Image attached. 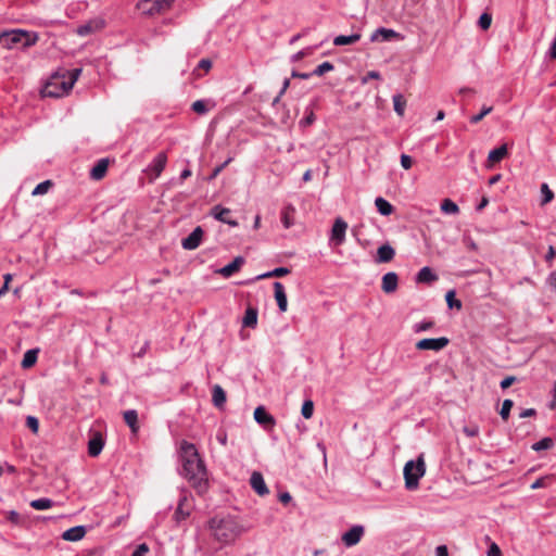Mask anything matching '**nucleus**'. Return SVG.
I'll return each mask as SVG.
<instances>
[{
    "instance_id": "obj_24",
    "label": "nucleus",
    "mask_w": 556,
    "mask_h": 556,
    "mask_svg": "<svg viewBox=\"0 0 556 556\" xmlns=\"http://www.w3.org/2000/svg\"><path fill=\"white\" fill-rule=\"evenodd\" d=\"M86 534V529L84 526H76L67 529L63 532L62 538L65 541L76 542L81 540Z\"/></svg>"
},
{
    "instance_id": "obj_39",
    "label": "nucleus",
    "mask_w": 556,
    "mask_h": 556,
    "mask_svg": "<svg viewBox=\"0 0 556 556\" xmlns=\"http://www.w3.org/2000/svg\"><path fill=\"white\" fill-rule=\"evenodd\" d=\"M456 293L455 290H450L445 294V301L448 306V308H457L460 309L463 307V304L459 300L455 298Z\"/></svg>"
},
{
    "instance_id": "obj_36",
    "label": "nucleus",
    "mask_w": 556,
    "mask_h": 556,
    "mask_svg": "<svg viewBox=\"0 0 556 556\" xmlns=\"http://www.w3.org/2000/svg\"><path fill=\"white\" fill-rule=\"evenodd\" d=\"M294 208L292 206L283 207L281 212V222L285 228H290L293 225Z\"/></svg>"
},
{
    "instance_id": "obj_12",
    "label": "nucleus",
    "mask_w": 556,
    "mask_h": 556,
    "mask_svg": "<svg viewBox=\"0 0 556 556\" xmlns=\"http://www.w3.org/2000/svg\"><path fill=\"white\" fill-rule=\"evenodd\" d=\"M167 163V155L165 152H160L149 164L147 173L152 176L153 179L157 178L164 170Z\"/></svg>"
},
{
    "instance_id": "obj_29",
    "label": "nucleus",
    "mask_w": 556,
    "mask_h": 556,
    "mask_svg": "<svg viewBox=\"0 0 556 556\" xmlns=\"http://www.w3.org/2000/svg\"><path fill=\"white\" fill-rule=\"evenodd\" d=\"M508 154V150H507V144H502L498 148L490 151L489 155H488V162L489 163H498L501 162L505 156H507Z\"/></svg>"
},
{
    "instance_id": "obj_26",
    "label": "nucleus",
    "mask_w": 556,
    "mask_h": 556,
    "mask_svg": "<svg viewBox=\"0 0 556 556\" xmlns=\"http://www.w3.org/2000/svg\"><path fill=\"white\" fill-rule=\"evenodd\" d=\"M226 392L225 390L219 386V384H215L212 389V401H213V404L218 407V408H222L224 406V404L226 403Z\"/></svg>"
},
{
    "instance_id": "obj_34",
    "label": "nucleus",
    "mask_w": 556,
    "mask_h": 556,
    "mask_svg": "<svg viewBox=\"0 0 556 556\" xmlns=\"http://www.w3.org/2000/svg\"><path fill=\"white\" fill-rule=\"evenodd\" d=\"M30 507H33L36 510H46L50 509L54 506V502L51 498L48 497H41L37 500H33L29 503Z\"/></svg>"
},
{
    "instance_id": "obj_32",
    "label": "nucleus",
    "mask_w": 556,
    "mask_h": 556,
    "mask_svg": "<svg viewBox=\"0 0 556 556\" xmlns=\"http://www.w3.org/2000/svg\"><path fill=\"white\" fill-rule=\"evenodd\" d=\"M361 34H352L350 36L345 35H339L333 39L334 46H345V45H353L361 39Z\"/></svg>"
},
{
    "instance_id": "obj_22",
    "label": "nucleus",
    "mask_w": 556,
    "mask_h": 556,
    "mask_svg": "<svg viewBox=\"0 0 556 556\" xmlns=\"http://www.w3.org/2000/svg\"><path fill=\"white\" fill-rule=\"evenodd\" d=\"M230 214V210L223 207L220 205H216L212 208V215L215 219L228 224L230 226H237L238 223L236 220L229 219L228 215Z\"/></svg>"
},
{
    "instance_id": "obj_47",
    "label": "nucleus",
    "mask_w": 556,
    "mask_h": 556,
    "mask_svg": "<svg viewBox=\"0 0 556 556\" xmlns=\"http://www.w3.org/2000/svg\"><path fill=\"white\" fill-rule=\"evenodd\" d=\"M493 110V106H486V105H483L482 109H481V112H479V114H476V115H472L470 117V123L471 124H477L479 123L480 121H482V118L488 115L489 113H491Z\"/></svg>"
},
{
    "instance_id": "obj_59",
    "label": "nucleus",
    "mask_w": 556,
    "mask_h": 556,
    "mask_svg": "<svg viewBox=\"0 0 556 556\" xmlns=\"http://www.w3.org/2000/svg\"><path fill=\"white\" fill-rule=\"evenodd\" d=\"M212 67V62L208 59H202L200 60L198 64V70H204L205 72H208Z\"/></svg>"
},
{
    "instance_id": "obj_35",
    "label": "nucleus",
    "mask_w": 556,
    "mask_h": 556,
    "mask_svg": "<svg viewBox=\"0 0 556 556\" xmlns=\"http://www.w3.org/2000/svg\"><path fill=\"white\" fill-rule=\"evenodd\" d=\"M38 357V350L33 349L25 352L23 359H22V367L23 368H30L34 366L37 362Z\"/></svg>"
},
{
    "instance_id": "obj_61",
    "label": "nucleus",
    "mask_w": 556,
    "mask_h": 556,
    "mask_svg": "<svg viewBox=\"0 0 556 556\" xmlns=\"http://www.w3.org/2000/svg\"><path fill=\"white\" fill-rule=\"evenodd\" d=\"M309 53V49H304V50H301L296 53H294L292 56H291V61L292 62H296L299 60H301L303 56L307 55Z\"/></svg>"
},
{
    "instance_id": "obj_63",
    "label": "nucleus",
    "mask_w": 556,
    "mask_h": 556,
    "mask_svg": "<svg viewBox=\"0 0 556 556\" xmlns=\"http://www.w3.org/2000/svg\"><path fill=\"white\" fill-rule=\"evenodd\" d=\"M437 556H448V551L445 545H440L435 548Z\"/></svg>"
},
{
    "instance_id": "obj_30",
    "label": "nucleus",
    "mask_w": 556,
    "mask_h": 556,
    "mask_svg": "<svg viewBox=\"0 0 556 556\" xmlns=\"http://www.w3.org/2000/svg\"><path fill=\"white\" fill-rule=\"evenodd\" d=\"M257 314L256 308L248 307L242 319V325L248 328H255L257 325Z\"/></svg>"
},
{
    "instance_id": "obj_64",
    "label": "nucleus",
    "mask_w": 556,
    "mask_h": 556,
    "mask_svg": "<svg viewBox=\"0 0 556 556\" xmlns=\"http://www.w3.org/2000/svg\"><path fill=\"white\" fill-rule=\"evenodd\" d=\"M548 55L553 60L556 59V36H555V39L549 48Z\"/></svg>"
},
{
    "instance_id": "obj_6",
    "label": "nucleus",
    "mask_w": 556,
    "mask_h": 556,
    "mask_svg": "<svg viewBox=\"0 0 556 556\" xmlns=\"http://www.w3.org/2000/svg\"><path fill=\"white\" fill-rule=\"evenodd\" d=\"M175 0H141L137 3L138 10L144 15H155L170 9Z\"/></svg>"
},
{
    "instance_id": "obj_8",
    "label": "nucleus",
    "mask_w": 556,
    "mask_h": 556,
    "mask_svg": "<svg viewBox=\"0 0 556 556\" xmlns=\"http://www.w3.org/2000/svg\"><path fill=\"white\" fill-rule=\"evenodd\" d=\"M448 343H450V340L446 337L425 338V339L419 340L416 343V349L419 351L431 350V351L438 352V351H441L444 348H446L448 345Z\"/></svg>"
},
{
    "instance_id": "obj_33",
    "label": "nucleus",
    "mask_w": 556,
    "mask_h": 556,
    "mask_svg": "<svg viewBox=\"0 0 556 556\" xmlns=\"http://www.w3.org/2000/svg\"><path fill=\"white\" fill-rule=\"evenodd\" d=\"M289 273H290V270L287 267H277V268H275L271 271H267V273H264V274H261V275L256 276L255 278L249 280L248 282H253V281H256V280L269 278V277H281V276L287 275Z\"/></svg>"
},
{
    "instance_id": "obj_51",
    "label": "nucleus",
    "mask_w": 556,
    "mask_h": 556,
    "mask_svg": "<svg viewBox=\"0 0 556 556\" xmlns=\"http://www.w3.org/2000/svg\"><path fill=\"white\" fill-rule=\"evenodd\" d=\"M26 426L34 432L36 433L38 431V428H39V421L36 417L34 416H28L26 418Z\"/></svg>"
},
{
    "instance_id": "obj_27",
    "label": "nucleus",
    "mask_w": 556,
    "mask_h": 556,
    "mask_svg": "<svg viewBox=\"0 0 556 556\" xmlns=\"http://www.w3.org/2000/svg\"><path fill=\"white\" fill-rule=\"evenodd\" d=\"M124 420L126 425L130 428L132 433H137L139 430L138 425V413L135 409H128L124 412Z\"/></svg>"
},
{
    "instance_id": "obj_1",
    "label": "nucleus",
    "mask_w": 556,
    "mask_h": 556,
    "mask_svg": "<svg viewBox=\"0 0 556 556\" xmlns=\"http://www.w3.org/2000/svg\"><path fill=\"white\" fill-rule=\"evenodd\" d=\"M180 458L182 473L191 483L198 494L202 495L208 490L207 470L194 444L182 441L180 444Z\"/></svg>"
},
{
    "instance_id": "obj_37",
    "label": "nucleus",
    "mask_w": 556,
    "mask_h": 556,
    "mask_svg": "<svg viewBox=\"0 0 556 556\" xmlns=\"http://www.w3.org/2000/svg\"><path fill=\"white\" fill-rule=\"evenodd\" d=\"M393 106H394V111L400 116H404L405 108H406V100L403 97V94L397 93V94L393 96Z\"/></svg>"
},
{
    "instance_id": "obj_54",
    "label": "nucleus",
    "mask_w": 556,
    "mask_h": 556,
    "mask_svg": "<svg viewBox=\"0 0 556 556\" xmlns=\"http://www.w3.org/2000/svg\"><path fill=\"white\" fill-rule=\"evenodd\" d=\"M149 552V547L146 543L140 544L135 552L131 554V556H146Z\"/></svg>"
},
{
    "instance_id": "obj_13",
    "label": "nucleus",
    "mask_w": 556,
    "mask_h": 556,
    "mask_svg": "<svg viewBox=\"0 0 556 556\" xmlns=\"http://www.w3.org/2000/svg\"><path fill=\"white\" fill-rule=\"evenodd\" d=\"M254 419L264 429H273L276 425L275 418L267 413L264 406H257L254 410Z\"/></svg>"
},
{
    "instance_id": "obj_28",
    "label": "nucleus",
    "mask_w": 556,
    "mask_h": 556,
    "mask_svg": "<svg viewBox=\"0 0 556 556\" xmlns=\"http://www.w3.org/2000/svg\"><path fill=\"white\" fill-rule=\"evenodd\" d=\"M215 106L214 102L211 100H197L192 103L191 109L193 112L200 115L206 114L211 109Z\"/></svg>"
},
{
    "instance_id": "obj_60",
    "label": "nucleus",
    "mask_w": 556,
    "mask_h": 556,
    "mask_svg": "<svg viewBox=\"0 0 556 556\" xmlns=\"http://www.w3.org/2000/svg\"><path fill=\"white\" fill-rule=\"evenodd\" d=\"M556 256V250L553 245H549L548 247V250H547V253L545 255V261L548 262V263H552L553 260L555 258Z\"/></svg>"
},
{
    "instance_id": "obj_38",
    "label": "nucleus",
    "mask_w": 556,
    "mask_h": 556,
    "mask_svg": "<svg viewBox=\"0 0 556 556\" xmlns=\"http://www.w3.org/2000/svg\"><path fill=\"white\" fill-rule=\"evenodd\" d=\"M554 444H555L554 439H552L549 437H545V438L541 439L540 441L535 442L534 444H532L531 447L533 451L540 452V451L552 448L554 446Z\"/></svg>"
},
{
    "instance_id": "obj_50",
    "label": "nucleus",
    "mask_w": 556,
    "mask_h": 556,
    "mask_svg": "<svg viewBox=\"0 0 556 556\" xmlns=\"http://www.w3.org/2000/svg\"><path fill=\"white\" fill-rule=\"evenodd\" d=\"M302 416L306 419L313 416V401L306 400L302 406Z\"/></svg>"
},
{
    "instance_id": "obj_14",
    "label": "nucleus",
    "mask_w": 556,
    "mask_h": 556,
    "mask_svg": "<svg viewBox=\"0 0 556 556\" xmlns=\"http://www.w3.org/2000/svg\"><path fill=\"white\" fill-rule=\"evenodd\" d=\"M202 237L203 229L200 226H198L192 230V232L188 237L182 239L181 247L185 250H194L201 244Z\"/></svg>"
},
{
    "instance_id": "obj_23",
    "label": "nucleus",
    "mask_w": 556,
    "mask_h": 556,
    "mask_svg": "<svg viewBox=\"0 0 556 556\" xmlns=\"http://www.w3.org/2000/svg\"><path fill=\"white\" fill-rule=\"evenodd\" d=\"M417 283H432L438 280V275L429 267H422L415 278Z\"/></svg>"
},
{
    "instance_id": "obj_62",
    "label": "nucleus",
    "mask_w": 556,
    "mask_h": 556,
    "mask_svg": "<svg viewBox=\"0 0 556 556\" xmlns=\"http://www.w3.org/2000/svg\"><path fill=\"white\" fill-rule=\"evenodd\" d=\"M547 283L551 288L556 290V271H553L547 277Z\"/></svg>"
},
{
    "instance_id": "obj_18",
    "label": "nucleus",
    "mask_w": 556,
    "mask_h": 556,
    "mask_svg": "<svg viewBox=\"0 0 556 556\" xmlns=\"http://www.w3.org/2000/svg\"><path fill=\"white\" fill-rule=\"evenodd\" d=\"M399 285V276L394 271H389L383 275L381 289L386 293H393L396 291Z\"/></svg>"
},
{
    "instance_id": "obj_20",
    "label": "nucleus",
    "mask_w": 556,
    "mask_h": 556,
    "mask_svg": "<svg viewBox=\"0 0 556 556\" xmlns=\"http://www.w3.org/2000/svg\"><path fill=\"white\" fill-rule=\"evenodd\" d=\"M274 291L280 312H286L288 307V300L283 285L279 281L274 282Z\"/></svg>"
},
{
    "instance_id": "obj_46",
    "label": "nucleus",
    "mask_w": 556,
    "mask_h": 556,
    "mask_svg": "<svg viewBox=\"0 0 556 556\" xmlns=\"http://www.w3.org/2000/svg\"><path fill=\"white\" fill-rule=\"evenodd\" d=\"M492 23V15L488 12H484L480 15L478 25L481 27V29L486 30L490 28Z\"/></svg>"
},
{
    "instance_id": "obj_55",
    "label": "nucleus",
    "mask_w": 556,
    "mask_h": 556,
    "mask_svg": "<svg viewBox=\"0 0 556 556\" xmlns=\"http://www.w3.org/2000/svg\"><path fill=\"white\" fill-rule=\"evenodd\" d=\"M401 165L404 169H409L413 165V159L407 154L401 155Z\"/></svg>"
},
{
    "instance_id": "obj_2",
    "label": "nucleus",
    "mask_w": 556,
    "mask_h": 556,
    "mask_svg": "<svg viewBox=\"0 0 556 556\" xmlns=\"http://www.w3.org/2000/svg\"><path fill=\"white\" fill-rule=\"evenodd\" d=\"M207 528L217 542L222 544L233 543L243 532L242 526L231 515H216L207 522Z\"/></svg>"
},
{
    "instance_id": "obj_43",
    "label": "nucleus",
    "mask_w": 556,
    "mask_h": 556,
    "mask_svg": "<svg viewBox=\"0 0 556 556\" xmlns=\"http://www.w3.org/2000/svg\"><path fill=\"white\" fill-rule=\"evenodd\" d=\"M514 406V402L509 399L503 401L502 408L500 410V415L503 420H507L510 414V409Z\"/></svg>"
},
{
    "instance_id": "obj_17",
    "label": "nucleus",
    "mask_w": 556,
    "mask_h": 556,
    "mask_svg": "<svg viewBox=\"0 0 556 556\" xmlns=\"http://www.w3.org/2000/svg\"><path fill=\"white\" fill-rule=\"evenodd\" d=\"M380 38L382 41H390L392 39H401L402 35L391 28L379 27L372 33L370 40L378 41Z\"/></svg>"
},
{
    "instance_id": "obj_58",
    "label": "nucleus",
    "mask_w": 556,
    "mask_h": 556,
    "mask_svg": "<svg viewBox=\"0 0 556 556\" xmlns=\"http://www.w3.org/2000/svg\"><path fill=\"white\" fill-rule=\"evenodd\" d=\"M501 548L496 543H492L488 549V556H501Z\"/></svg>"
},
{
    "instance_id": "obj_56",
    "label": "nucleus",
    "mask_w": 556,
    "mask_h": 556,
    "mask_svg": "<svg viewBox=\"0 0 556 556\" xmlns=\"http://www.w3.org/2000/svg\"><path fill=\"white\" fill-rule=\"evenodd\" d=\"M516 380L517 378L515 376H507L501 381L500 386L505 390L509 388Z\"/></svg>"
},
{
    "instance_id": "obj_10",
    "label": "nucleus",
    "mask_w": 556,
    "mask_h": 556,
    "mask_svg": "<svg viewBox=\"0 0 556 556\" xmlns=\"http://www.w3.org/2000/svg\"><path fill=\"white\" fill-rule=\"evenodd\" d=\"M105 444L103 434L100 431H94L88 441V454L90 457H98Z\"/></svg>"
},
{
    "instance_id": "obj_42",
    "label": "nucleus",
    "mask_w": 556,
    "mask_h": 556,
    "mask_svg": "<svg viewBox=\"0 0 556 556\" xmlns=\"http://www.w3.org/2000/svg\"><path fill=\"white\" fill-rule=\"evenodd\" d=\"M52 187V182L51 180H45L40 184H38L35 189L33 190L31 194L33 195H42V194H46L49 189Z\"/></svg>"
},
{
    "instance_id": "obj_48",
    "label": "nucleus",
    "mask_w": 556,
    "mask_h": 556,
    "mask_svg": "<svg viewBox=\"0 0 556 556\" xmlns=\"http://www.w3.org/2000/svg\"><path fill=\"white\" fill-rule=\"evenodd\" d=\"M4 517L12 525H20L22 521L21 515L16 510L4 511Z\"/></svg>"
},
{
    "instance_id": "obj_19",
    "label": "nucleus",
    "mask_w": 556,
    "mask_h": 556,
    "mask_svg": "<svg viewBox=\"0 0 556 556\" xmlns=\"http://www.w3.org/2000/svg\"><path fill=\"white\" fill-rule=\"evenodd\" d=\"M104 26V21L103 20H92V21H89L88 23L84 24V25H80L78 28H77V34L79 36H87V35H90L97 30H100L102 29Z\"/></svg>"
},
{
    "instance_id": "obj_11",
    "label": "nucleus",
    "mask_w": 556,
    "mask_h": 556,
    "mask_svg": "<svg viewBox=\"0 0 556 556\" xmlns=\"http://www.w3.org/2000/svg\"><path fill=\"white\" fill-rule=\"evenodd\" d=\"M364 527L361 525L353 526L349 531L343 533L341 540L348 547L356 545L364 535Z\"/></svg>"
},
{
    "instance_id": "obj_45",
    "label": "nucleus",
    "mask_w": 556,
    "mask_h": 556,
    "mask_svg": "<svg viewBox=\"0 0 556 556\" xmlns=\"http://www.w3.org/2000/svg\"><path fill=\"white\" fill-rule=\"evenodd\" d=\"M553 479H554L553 475H547V476L541 477L532 483L531 489L535 490L539 488H545L548 485V482H551Z\"/></svg>"
},
{
    "instance_id": "obj_57",
    "label": "nucleus",
    "mask_w": 556,
    "mask_h": 556,
    "mask_svg": "<svg viewBox=\"0 0 556 556\" xmlns=\"http://www.w3.org/2000/svg\"><path fill=\"white\" fill-rule=\"evenodd\" d=\"M379 78H380L379 72L370 71L367 73L366 76L362 77V84L365 85L368 83L369 79H379Z\"/></svg>"
},
{
    "instance_id": "obj_40",
    "label": "nucleus",
    "mask_w": 556,
    "mask_h": 556,
    "mask_svg": "<svg viewBox=\"0 0 556 556\" xmlns=\"http://www.w3.org/2000/svg\"><path fill=\"white\" fill-rule=\"evenodd\" d=\"M441 211L445 214H457L459 212V207L452 200L444 199L441 203Z\"/></svg>"
},
{
    "instance_id": "obj_53",
    "label": "nucleus",
    "mask_w": 556,
    "mask_h": 556,
    "mask_svg": "<svg viewBox=\"0 0 556 556\" xmlns=\"http://www.w3.org/2000/svg\"><path fill=\"white\" fill-rule=\"evenodd\" d=\"M232 161V157H228L223 164L218 165L214 168L211 178H215L219 175V173Z\"/></svg>"
},
{
    "instance_id": "obj_7",
    "label": "nucleus",
    "mask_w": 556,
    "mask_h": 556,
    "mask_svg": "<svg viewBox=\"0 0 556 556\" xmlns=\"http://www.w3.org/2000/svg\"><path fill=\"white\" fill-rule=\"evenodd\" d=\"M192 510L191 494L182 491L178 501L174 518L177 522L186 520Z\"/></svg>"
},
{
    "instance_id": "obj_15",
    "label": "nucleus",
    "mask_w": 556,
    "mask_h": 556,
    "mask_svg": "<svg viewBox=\"0 0 556 556\" xmlns=\"http://www.w3.org/2000/svg\"><path fill=\"white\" fill-rule=\"evenodd\" d=\"M250 485L260 496L267 495L269 490L265 483L264 477L260 471H253L250 477Z\"/></svg>"
},
{
    "instance_id": "obj_31",
    "label": "nucleus",
    "mask_w": 556,
    "mask_h": 556,
    "mask_svg": "<svg viewBox=\"0 0 556 556\" xmlns=\"http://www.w3.org/2000/svg\"><path fill=\"white\" fill-rule=\"evenodd\" d=\"M375 205L377 207V211L383 216H389L394 211L393 205L381 197H378L375 200Z\"/></svg>"
},
{
    "instance_id": "obj_16",
    "label": "nucleus",
    "mask_w": 556,
    "mask_h": 556,
    "mask_svg": "<svg viewBox=\"0 0 556 556\" xmlns=\"http://www.w3.org/2000/svg\"><path fill=\"white\" fill-rule=\"evenodd\" d=\"M245 263L244 257L237 256L232 260L228 265L216 270L217 274L222 275L224 278L231 277L235 273L239 271L242 265Z\"/></svg>"
},
{
    "instance_id": "obj_49",
    "label": "nucleus",
    "mask_w": 556,
    "mask_h": 556,
    "mask_svg": "<svg viewBox=\"0 0 556 556\" xmlns=\"http://www.w3.org/2000/svg\"><path fill=\"white\" fill-rule=\"evenodd\" d=\"M332 70H333V64L327 61V62H324V63L319 64L315 68V75L321 76V75H324L327 72H330Z\"/></svg>"
},
{
    "instance_id": "obj_25",
    "label": "nucleus",
    "mask_w": 556,
    "mask_h": 556,
    "mask_svg": "<svg viewBox=\"0 0 556 556\" xmlns=\"http://www.w3.org/2000/svg\"><path fill=\"white\" fill-rule=\"evenodd\" d=\"M109 161L106 159H101L97 162V164L90 170V177L94 180L102 179L108 170Z\"/></svg>"
},
{
    "instance_id": "obj_3",
    "label": "nucleus",
    "mask_w": 556,
    "mask_h": 556,
    "mask_svg": "<svg viewBox=\"0 0 556 556\" xmlns=\"http://www.w3.org/2000/svg\"><path fill=\"white\" fill-rule=\"evenodd\" d=\"M38 41V35L23 29L0 33V45L5 49L28 48Z\"/></svg>"
},
{
    "instance_id": "obj_21",
    "label": "nucleus",
    "mask_w": 556,
    "mask_h": 556,
    "mask_svg": "<svg viewBox=\"0 0 556 556\" xmlns=\"http://www.w3.org/2000/svg\"><path fill=\"white\" fill-rule=\"evenodd\" d=\"M394 255H395V251L390 244H388V243L382 244L377 250L376 262L377 263H389L394 258Z\"/></svg>"
},
{
    "instance_id": "obj_44",
    "label": "nucleus",
    "mask_w": 556,
    "mask_h": 556,
    "mask_svg": "<svg viewBox=\"0 0 556 556\" xmlns=\"http://www.w3.org/2000/svg\"><path fill=\"white\" fill-rule=\"evenodd\" d=\"M541 192L543 194V198H542V201H541V204L542 205H545L547 203H549L553 198H554V193L553 191L549 189L548 185L547 184H542L541 186Z\"/></svg>"
},
{
    "instance_id": "obj_4",
    "label": "nucleus",
    "mask_w": 556,
    "mask_h": 556,
    "mask_svg": "<svg viewBox=\"0 0 556 556\" xmlns=\"http://www.w3.org/2000/svg\"><path fill=\"white\" fill-rule=\"evenodd\" d=\"M426 472V465L422 455L417 460H408L404 466V480L407 490H416L419 485V479Z\"/></svg>"
},
{
    "instance_id": "obj_5",
    "label": "nucleus",
    "mask_w": 556,
    "mask_h": 556,
    "mask_svg": "<svg viewBox=\"0 0 556 556\" xmlns=\"http://www.w3.org/2000/svg\"><path fill=\"white\" fill-rule=\"evenodd\" d=\"M81 68H74L71 72V77L67 81L61 80L60 77H54L53 80L46 87V93L51 97H60L67 93L74 86L79 77Z\"/></svg>"
},
{
    "instance_id": "obj_41",
    "label": "nucleus",
    "mask_w": 556,
    "mask_h": 556,
    "mask_svg": "<svg viewBox=\"0 0 556 556\" xmlns=\"http://www.w3.org/2000/svg\"><path fill=\"white\" fill-rule=\"evenodd\" d=\"M435 326V323L432 319H425L420 323H417L413 326V330L415 333L428 331Z\"/></svg>"
},
{
    "instance_id": "obj_52",
    "label": "nucleus",
    "mask_w": 556,
    "mask_h": 556,
    "mask_svg": "<svg viewBox=\"0 0 556 556\" xmlns=\"http://www.w3.org/2000/svg\"><path fill=\"white\" fill-rule=\"evenodd\" d=\"M464 433L469 437V438H473V437H477L479 434V427L478 426H469V427H464L463 429Z\"/></svg>"
},
{
    "instance_id": "obj_9",
    "label": "nucleus",
    "mask_w": 556,
    "mask_h": 556,
    "mask_svg": "<svg viewBox=\"0 0 556 556\" xmlns=\"http://www.w3.org/2000/svg\"><path fill=\"white\" fill-rule=\"evenodd\" d=\"M348 229V223L344 222L341 217H338L334 220V224L331 229L330 241L337 247L341 245L345 240V232Z\"/></svg>"
}]
</instances>
